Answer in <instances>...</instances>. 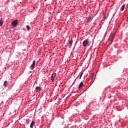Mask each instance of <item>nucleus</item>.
Segmentation results:
<instances>
[{
  "mask_svg": "<svg viewBox=\"0 0 128 128\" xmlns=\"http://www.w3.org/2000/svg\"><path fill=\"white\" fill-rule=\"evenodd\" d=\"M84 75V72H82L80 76V80H81L82 79V76Z\"/></svg>",
  "mask_w": 128,
  "mask_h": 128,
  "instance_id": "15",
  "label": "nucleus"
},
{
  "mask_svg": "<svg viewBox=\"0 0 128 128\" xmlns=\"http://www.w3.org/2000/svg\"><path fill=\"white\" fill-rule=\"evenodd\" d=\"M74 44V40H71L70 42H69V44H70V48H72V44Z\"/></svg>",
  "mask_w": 128,
  "mask_h": 128,
  "instance_id": "8",
  "label": "nucleus"
},
{
  "mask_svg": "<svg viewBox=\"0 0 128 128\" xmlns=\"http://www.w3.org/2000/svg\"><path fill=\"white\" fill-rule=\"evenodd\" d=\"M36 60H34L32 64L30 67V70H34L36 68Z\"/></svg>",
  "mask_w": 128,
  "mask_h": 128,
  "instance_id": "3",
  "label": "nucleus"
},
{
  "mask_svg": "<svg viewBox=\"0 0 128 128\" xmlns=\"http://www.w3.org/2000/svg\"><path fill=\"white\" fill-rule=\"evenodd\" d=\"M36 124V122H34V121H32L30 125V128H34V126H35Z\"/></svg>",
  "mask_w": 128,
  "mask_h": 128,
  "instance_id": "6",
  "label": "nucleus"
},
{
  "mask_svg": "<svg viewBox=\"0 0 128 128\" xmlns=\"http://www.w3.org/2000/svg\"><path fill=\"white\" fill-rule=\"evenodd\" d=\"M4 24V21H2V18H1L0 20V26H2Z\"/></svg>",
  "mask_w": 128,
  "mask_h": 128,
  "instance_id": "10",
  "label": "nucleus"
},
{
  "mask_svg": "<svg viewBox=\"0 0 128 128\" xmlns=\"http://www.w3.org/2000/svg\"><path fill=\"white\" fill-rule=\"evenodd\" d=\"M94 74H92L91 75V79L92 80V78H94Z\"/></svg>",
  "mask_w": 128,
  "mask_h": 128,
  "instance_id": "17",
  "label": "nucleus"
},
{
  "mask_svg": "<svg viewBox=\"0 0 128 128\" xmlns=\"http://www.w3.org/2000/svg\"><path fill=\"white\" fill-rule=\"evenodd\" d=\"M76 79L75 80L74 82L72 84V85L71 86L70 88H72V86H74V84H76Z\"/></svg>",
  "mask_w": 128,
  "mask_h": 128,
  "instance_id": "14",
  "label": "nucleus"
},
{
  "mask_svg": "<svg viewBox=\"0 0 128 128\" xmlns=\"http://www.w3.org/2000/svg\"><path fill=\"white\" fill-rule=\"evenodd\" d=\"M92 22V18L91 16L89 17L86 21V23L88 24V22Z\"/></svg>",
  "mask_w": 128,
  "mask_h": 128,
  "instance_id": "7",
  "label": "nucleus"
},
{
  "mask_svg": "<svg viewBox=\"0 0 128 128\" xmlns=\"http://www.w3.org/2000/svg\"><path fill=\"white\" fill-rule=\"evenodd\" d=\"M125 8H126V4L123 5L122 8H120V12H124V10Z\"/></svg>",
  "mask_w": 128,
  "mask_h": 128,
  "instance_id": "9",
  "label": "nucleus"
},
{
  "mask_svg": "<svg viewBox=\"0 0 128 128\" xmlns=\"http://www.w3.org/2000/svg\"><path fill=\"white\" fill-rule=\"evenodd\" d=\"M118 12V9H116L115 14H113V18L114 17V16H116V14Z\"/></svg>",
  "mask_w": 128,
  "mask_h": 128,
  "instance_id": "16",
  "label": "nucleus"
},
{
  "mask_svg": "<svg viewBox=\"0 0 128 128\" xmlns=\"http://www.w3.org/2000/svg\"><path fill=\"white\" fill-rule=\"evenodd\" d=\"M82 86H84V82H81L79 86V88H82Z\"/></svg>",
  "mask_w": 128,
  "mask_h": 128,
  "instance_id": "11",
  "label": "nucleus"
},
{
  "mask_svg": "<svg viewBox=\"0 0 128 128\" xmlns=\"http://www.w3.org/2000/svg\"><path fill=\"white\" fill-rule=\"evenodd\" d=\"M76 44H78V41L76 42L75 46H76Z\"/></svg>",
  "mask_w": 128,
  "mask_h": 128,
  "instance_id": "19",
  "label": "nucleus"
},
{
  "mask_svg": "<svg viewBox=\"0 0 128 128\" xmlns=\"http://www.w3.org/2000/svg\"><path fill=\"white\" fill-rule=\"evenodd\" d=\"M26 28L28 30H30L31 28H30V26L28 25L26 26Z\"/></svg>",
  "mask_w": 128,
  "mask_h": 128,
  "instance_id": "13",
  "label": "nucleus"
},
{
  "mask_svg": "<svg viewBox=\"0 0 128 128\" xmlns=\"http://www.w3.org/2000/svg\"><path fill=\"white\" fill-rule=\"evenodd\" d=\"M83 46H84V48H87V46H90V43H88V40H85L83 42Z\"/></svg>",
  "mask_w": 128,
  "mask_h": 128,
  "instance_id": "2",
  "label": "nucleus"
},
{
  "mask_svg": "<svg viewBox=\"0 0 128 128\" xmlns=\"http://www.w3.org/2000/svg\"><path fill=\"white\" fill-rule=\"evenodd\" d=\"M18 20H16L12 22V26H14V28H16L18 26Z\"/></svg>",
  "mask_w": 128,
  "mask_h": 128,
  "instance_id": "1",
  "label": "nucleus"
},
{
  "mask_svg": "<svg viewBox=\"0 0 128 128\" xmlns=\"http://www.w3.org/2000/svg\"><path fill=\"white\" fill-rule=\"evenodd\" d=\"M56 74L54 73L52 76H51V80L52 82H54V79L56 78Z\"/></svg>",
  "mask_w": 128,
  "mask_h": 128,
  "instance_id": "4",
  "label": "nucleus"
},
{
  "mask_svg": "<svg viewBox=\"0 0 128 128\" xmlns=\"http://www.w3.org/2000/svg\"><path fill=\"white\" fill-rule=\"evenodd\" d=\"M106 20V18L104 17V18H103V22H104V20Z\"/></svg>",
  "mask_w": 128,
  "mask_h": 128,
  "instance_id": "18",
  "label": "nucleus"
},
{
  "mask_svg": "<svg viewBox=\"0 0 128 128\" xmlns=\"http://www.w3.org/2000/svg\"><path fill=\"white\" fill-rule=\"evenodd\" d=\"M46 0H44L45 2H46Z\"/></svg>",
  "mask_w": 128,
  "mask_h": 128,
  "instance_id": "20",
  "label": "nucleus"
},
{
  "mask_svg": "<svg viewBox=\"0 0 128 128\" xmlns=\"http://www.w3.org/2000/svg\"><path fill=\"white\" fill-rule=\"evenodd\" d=\"M4 86H5V88H8V81H6L4 82Z\"/></svg>",
  "mask_w": 128,
  "mask_h": 128,
  "instance_id": "12",
  "label": "nucleus"
},
{
  "mask_svg": "<svg viewBox=\"0 0 128 128\" xmlns=\"http://www.w3.org/2000/svg\"><path fill=\"white\" fill-rule=\"evenodd\" d=\"M36 92H42V88L40 87H36Z\"/></svg>",
  "mask_w": 128,
  "mask_h": 128,
  "instance_id": "5",
  "label": "nucleus"
}]
</instances>
